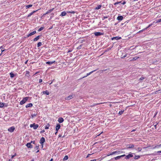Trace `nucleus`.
<instances>
[{
    "label": "nucleus",
    "mask_w": 161,
    "mask_h": 161,
    "mask_svg": "<svg viewBox=\"0 0 161 161\" xmlns=\"http://www.w3.org/2000/svg\"><path fill=\"white\" fill-rule=\"evenodd\" d=\"M29 97H26L23 98V99L20 102V104L23 105L28 100Z\"/></svg>",
    "instance_id": "nucleus-1"
},
{
    "label": "nucleus",
    "mask_w": 161,
    "mask_h": 161,
    "mask_svg": "<svg viewBox=\"0 0 161 161\" xmlns=\"http://www.w3.org/2000/svg\"><path fill=\"white\" fill-rule=\"evenodd\" d=\"M155 23V22H153V23H151V24H149L147 27L146 28L142 29V30L138 32L137 33H141L143 31H144L147 29L148 28L151 26L152 25L154 24V23Z\"/></svg>",
    "instance_id": "nucleus-2"
},
{
    "label": "nucleus",
    "mask_w": 161,
    "mask_h": 161,
    "mask_svg": "<svg viewBox=\"0 0 161 161\" xmlns=\"http://www.w3.org/2000/svg\"><path fill=\"white\" fill-rule=\"evenodd\" d=\"M30 126L31 128L33 127L34 129L36 130L39 127V125L38 124H36L35 123H33L31 124Z\"/></svg>",
    "instance_id": "nucleus-3"
},
{
    "label": "nucleus",
    "mask_w": 161,
    "mask_h": 161,
    "mask_svg": "<svg viewBox=\"0 0 161 161\" xmlns=\"http://www.w3.org/2000/svg\"><path fill=\"white\" fill-rule=\"evenodd\" d=\"M133 154H134L133 153H132L131 152L128 155H126V157H125V159L127 160L130 158L132 157L133 156Z\"/></svg>",
    "instance_id": "nucleus-4"
},
{
    "label": "nucleus",
    "mask_w": 161,
    "mask_h": 161,
    "mask_svg": "<svg viewBox=\"0 0 161 161\" xmlns=\"http://www.w3.org/2000/svg\"><path fill=\"white\" fill-rule=\"evenodd\" d=\"M45 142V138L43 137H42L40 140L39 142L41 144V145L42 146V147H43V143Z\"/></svg>",
    "instance_id": "nucleus-5"
},
{
    "label": "nucleus",
    "mask_w": 161,
    "mask_h": 161,
    "mask_svg": "<svg viewBox=\"0 0 161 161\" xmlns=\"http://www.w3.org/2000/svg\"><path fill=\"white\" fill-rule=\"evenodd\" d=\"M14 130H15L14 127L12 126L11 127L9 128L8 129V130L10 132H12L14 131Z\"/></svg>",
    "instance_id": "nucleus-6"
},
{
    "label": "nucleus",
    "mask_w": 161,
    "mask_h": 161,
    "mask_svg": "<svg viewBox=\"0 0 161 161\" xmlns=\"http://www.w3.org/2000/svg\"><path fill=\"white\" fill-rule=\"evenodd\" d=\"M120 151H117L112 152V153L110 154L109 155H107V156H109L111 155H112L113 154H114L115 153H117L118 154H119L120 153Z\"/></svg>",
    "instance_id": "nucleus-7"
},
{
    "label": "nucleus",
    "mask_w": 161,
    "mask_h": 161,
    "mask_svg": "<svg viewBox=\"0 0 161 161\" xmlns=\"http://www.w3.org/2000/svg\"><path fill=\"white\" fill-rule=\"evenodd\" d=\"M74 96V95H72L70 96H68L67 97H66L65 98L66 100H69L72 98H73Z\"/></svg>",
    "instance_id": "nucleus-8"
},
{
    "label": "nucleus",
    "mask_w": 161,
    "mask_h": 161,
    "mask_svg": "<svg viewBox=\"0 0 161 161\" xmlns=\"http://www.w3.org/2000/svg\"><path fill=\"white\" fill-rule=\"evenodd\" d=\"M123 19V16L121 15L118 16L117 18V19L118 20H119V21H121Z\"/></svg>",
    "instance_id": "nucleus-9"
},
{
    "label": "nucleus",
    "mask_w": 161,
    "mask_h": 161,
    "mask_svg": "<svg viewBox=\"0 0 161 161\" xmlns=\"http://www.w3.org/2000/svg\"><path fill=\"white\" fill-rule=\"evenodd\" d=\"M121 38L120 37L116 36V37H112L111 38V40H120V39H121Z\"/></svg>",
    "instance_id": "nucleus-10"
},
{
    "label": "nucleus",
    "mask_w": 161,
    "mask_h": 161,
    "mask_svg": "<svg viewBox=\"0 0 161 161\" xmlns=\"http://www.w3.org/2000/svg\"><path fill=\"white\" fill-rule=\"evenodd\" d=\"M94 35L96 36H98L103 35V33L100 32H95Z\"/></svg>",
    "instance_id": "nucleus-11"
},
{
    "label": "nucleus",
    "mask_w": 161,
    "mask_h": 161,
    "mask_svg": "<svg viewBox=\"0 0 161 161\" xmlns=\"http://www.w3.org/2000/svg\"><path fill=\"white\" fill-rule=\"evenodd\" d=\"M42 93L43 94H45L47 95H48L49 94V92L47 90L43 91L42 92Z\"/></svg>",
    "instance_id": "nucleus-12"
},
{
    "label": "nucleus",
    "mask_w": 161,
    "mask_h": 161,
    "mask_svg": "<svg viewBox=\"0 0 161 161\" xmlns=\"http://www.w3.org/2000/svg\"><path fill=\"white\" fill-rule=\"evenodd\" d=\"M60 125L59 124H58L56 127V130L57 131L60 129Z\"/></svg>",
    "instance_id": "nucleus-13"
},
{
    "label": "nucleus",
    "mask_w": 161,
    "mask_h": 161,
    "mask_svg": "<svg viewBox=\"0 0 161 161\" xmlns=\"http://www.w3.org/2000/svg\"><path fill=\"white\" fill-rule=\"evenodd\" d=\"M36 31H34L33 32L29 33L28 35L27 36L28 37H29L36 34Z\"/></svg>",
    "instance_id": "nucleus-14"
},
{
    "label": "nucleus",
    "mask_w": 161,
    "mask_h": 161,
    "mask_svg": "<svg viewBox=\"0 0 161 161\" xmlns=\"http://www.w3.org/2000/svg\"><path fill=\"white\" fill-rule=\"evenodd\" d=\"M64 121V119L62 117H60L58 118V121L59 123H62Z\"/></svg>",
    "instance_id": "nucleus-15"
},
{
    "label": "nucleus",
    "mask_w": 161,
    "mask_h": 161,
    "mask_svg": "<svg viewBox=\"0 0 161 161\" xmlns=\"http://www.w3.org/2000/svg\"><path fill=\"white\" fill-rule=\"evenodd\" d=\"M26 146L28 147L31 148L32 147V145L31 144V143L29 142L27 143Z\"/></svg>",
    "instance_id": "nucleus-16"
},
{
    "label": "nucleus",
    "mask_w": 161,
    "mask_h": 161,
    "mask_svg": "<svg viewBox=\"0 0 161 161\" xmlns=\"http://www.w3.org/2000/svg\"><path fill=\"white\" fill-rule=\"evenodd\" d=\"M97 70V69H96V70H94L93 71H92L91 72H90L89 73H88L86 74V76H85L83 77V78L84 77H87V76L89 75H90V74H92V73H93V72H95V71H96V70Z\"/></svg>",
    "instance_id": "nucleus-17"
},
{
    "label": "nucleus",
    "mask_w": 161,
    "mask_h": 161,
    "mask_svg": "<svg viewBox=\"0 0 161 161\" xmlns=\"http://www.w3.org/2000/svg\"><path fill=\"white\" fill-rule=\"evenodd\" d=\"M55 62V61H54L52 62L50 61H48L46 62V63L47 64H49V65H51L53 64V63H54Z\"/></svg>",
    "instance_id": "nucleus-18"
},
{
    "label": "nucleus",
    "mask_w": 161,
    "mask_h": 161,
    "mask_svg": "<svg viewBox=\"0 0 161 161\" xmlns=\"http://www.w3.org/2000/svg\"><path fill=\"white\" fill-rule=\"evenodd\" d=\"M33 106V104L32 103H29L27 104L26 106L25 107L28 108L29 107H31Z\"/></svg>",
    "instance_id": "nucleus-19"
},
{
    "label": "nucleus",
    "mask_w": 161,
    "mask_h": 161,
    "mask_svg": "<svg viewBox=\"0 0 161 161\" xmlns=\"http://www.w3.org/2000/svg\"><path fill=\"white\" fill-rule=\"evenodd\" d=\"M66 14H67L65 11L62 12L61 13V14L60 15V16H64L66 15Z\"/></svg>",
    "instance_id": "nucleus-20"
},
{
    "label": "nucleus",
    "mask_w": 161,
    "mask_h": 161,
    "mask_svg": "<svg viewBox=\"0 0 161 161\" xmlns=\"http://www.w3.org/2000/svg\"><path fill=\"white\" fill-rule=\"evenodd\" d=\"M40 36H37L33 39V41L35 42L37 41L39 39Z\"/></svg>",
    "instance_id": "nucleus-21"
},
{
    "label": "nucleus",
    "mask_w": 161,
    "mask_h": 161,
    "mask_svg": "<svg viewBox=\"0 0 161 161\" xmlns=\"http://www.w3.org/2000/svg\"><path fill=\"white\" fill-rule=\"evenodd\" d=\"M101 7H102V5H97V6L95 8V10H96L99 9H100L101 8Z\"/></svg>",
    "instance_id": "nucleus-22"
},
{
    "label": "nucleus",
    "mask_w": 161,
    "mask_h": 161,
    "mask_svg": "<svg viewBox=\"0 0 161 161\" xmlns=\"http://www.w3.org/2000/svg\"><path fill=\"white\" fill-rule=\"evenodd\" d=\"M54 8H52V9H51L48 10L47 12L44 14V15H46L47 14H48L49 13L51 12L52 11H53V10Z\"/></svg>",
    "instance_id": "nucleus-23"
},
{
    "label": "nucleus",
    "mask_w": 161,
    "mask_h": 161,
    "mask_svg": "<svg viewBox=\"0 0 161 161\" xmlns=\"http://www.w3.org/2000/svg\"><path fill=\"white\" fill-rule=\"evenodd\" d=\"M134 147V145L133 144H130L129 145V148L133 147Z\"/></svg>",
    "instance_id": "nucleus-24"
},
{
    "label": "nucleus",
    "mask_w": 161,
    "mask_h": 161,
    "mask_svg": "<svg viewBox=\"0 0 161 161\" xmlns=\"http://www.w3.org/2000/svg\"><path fill=\"white\" fill-rule=\"evenodd\" d=\"M37 115V114L35 113L34 114H32L31 115V118L33 119L34 117H36Z\"/></svg>",
    "instance_id": "nucleus-25"
},
{
    "label": "nucleus",
    "mask_w": 161,
    "mask_h": 161,
    "mask_svg": "<svg viewBox=\"0 0 161 161\" xmlns=\"http://www.w3.org/2000/svg\"><path fill=\"white\" fill-rule=\"evenodd\" d=\"M4 103H2L0 102V108H2L4 106Z\"/></svg>",
    "instance_id": "nucleus-26"
},
{
    "label": "nucleus",
    "mask_w": 161,
    "mask_h": 161,
    "mask_svg": "<svg viewBox=\"0 0 161 161\" xmlns=\"http://www.w3.org/2000/svg\"><path fill=\"white\" fill-rule=\"evenodd\" d=\"M32 6V4H30L29 5H26L25 6L26 8L27 9L31 7Z\"/></svg>",
    "instance_id": "nucleus-27"
},
{
    "label": "nucleus",
    "mask_w": 161,
    "mask_h": 161,
    "mask_svg": "<svg viewBox=\"0 0 161 161\" xmlns=\"http://www.w3.org/2000/svg\"><path fill=\"white\" fill-rule=\"evenodd\" d=\"M10 77L12 78H13L14 76V74L12 72L10 73Z\"/></svg>",
    "instance_id": "nucleus-28"
},
{
    "label": "nucleus",
    "mask_w": 161,
    "mask_h": 161,
    "mask_svg": "<svg viewBox=\"0 0 161 161\" xmlns=\"http://www.w3.org/2000/svg\"><path fill=\"white\" fill-rule=\"evenodd\" d=\"M68 159V157L67 155H66L64 156V158H63L64 160H67Z\"/></svg>",
    "instance_id": "nucleus-29"
},
{
    "label": "nucleus",
    "mask_w": 161,
    "mask_h": 161,
    "mask_svg": "<svg viewBox=\"0 0 161 161\" xmlns=\"http://www.w3.org/2000/svg\"><path fill=\"white\" fill-rule=\"evenodd\" d=\"M160 147H161V144L160 145H157L154 148H159Z\"/></svg>",
    "instance_id": "nucleus-30"
},
{
    "label": "nucleus",
    "mask_w": 161,
    "mask_h": 161,
    "mask_svg": "<svg viewBox=\"0 0 161 161\" xmlns=\"http://www.w3.org/2000/svg\"><path fill=\"white\" fill-rule=\"evenodd\" d=\"M140 157V156H139V155L135 156L134 157V159H137L138 158H139Z\"/></svg>",
    "instance_id": "nucleus-31"
},
{
    "label": "nucleus",
    "mask_w": 161,
    "mask_h": 161,
    "mask_svg": "<svg viewBox=\"0 0 161 161\" xmlns=\"http://www.w3.org/2000/svg\"><path fill=\"white\" fill-rule=\"evenodd\" d=\"M124 112V110H121V111H119L118 113V114L119 115H121L123 114V113Z\"/></svg>",
    "instance_id": "nucleus-32"
},
{
    "label": "nucleus",
    "mask_w": 161,
    "mask_h": 161,
    "mask_svg": "<svg viewBox=\"0 0 161 161\" xmlns=\"http://www.w3.org/2000/svg\"><path fill=\"white\" fill-rule=\"evenodd\" d=\"M44 28V27H42L41 28H40L38 30V31L40 32Z\"/></svg>",
    "instance_id": "nucleus-33"
},
{
    "label": "nucleus",
    "mask_w": 161,
    "mask_h": 161,
    "mask_svg": "<svg viewBox=\"0 0 161 161\" xmlns=\"http://www.w3.org/2000/svg\"><path fill=\"white\" fill-rule=\"evenodd\" d=\"M42 45V43L41 42H39L37 44V46L38 47H39L41 46Z\"/></svg>",
    "instance_id": "nucleus-34"
},
{
    "label": "nucleus",
    "mask_w": 161,
    "mask_h": 161,
    "mask_svg": "<svg viewBox=\"0 0 161 161\" xmlns=\"http://www.w3.org/2000/svg\"><path fill=\"white\" fill-rule=\"evenodd\" d=\"M139 58V57H135L133 58H132V60H136V59H138Z\"/></svg>",
    "instance_id": "nucleus-35"
},
{
    "label": "nucleus",
    "mask_w": 161,
    "mask_h": 161,
    "mask_svg": "<svg viewBox=\"0 0 161 161\" xmlns=\"http://www.w3.org/2000/svg\"><path fill=\"white\" fill-rule=\"evenodd\" d=\"M109 16H104L102 18V20H104L105 19L108 18Z\"/></svg>",
    "instance_id": "nucleus-36"
},
{
    "label": "nucleus",
    "mask_w": 161,
    "mask_h": 161,
    "mask_svg": "<svg viewBox=\"0 0 161 161\" xmlns=\"http://www.w3.org/2000/svg\"><path fill=\"white\" fill-rule=\"evenodd\" d=\"M114 159H115V160H118V159H119V158H120V157H119V156H117V157H114Z\"/></svg>",
    "instance_id": "nucleus-37"
},
{
    "label": "nucleus",
    "mask_w": 161,
    "mask_h": 161,
    "mask_svg": "<svg viewBox=\"0 0 161 161\" xmlns=\"http://www.w3.org/2000/svg\"><path fill=\"white\" fill-rule=\"evenodd\" d=\"M50 126V125L49 124H48L47 125H46L45 126V129H48L49 128V126Z\"/></svg>",
    "instance_id": "nucleus-38"
},
{
    "label": "nucleus",
    "mask_w": 161,
    "mask_h": 161,
    "mask_svg": "<svg viewBox=\"0 0 161 161\" xmlns=\"http://www.w3.org/2000/svg\"><path fill=\"white\" fill-rule=\"evenodd\" d=\"M145 79V77H141L139 79V80H142Z\"/></svg>",
    "instance_id": "nucleus-39"
},
{
    "label": "nucleus",
    "mask_w": 161,
    "mask_h": 161,
    "mask_svg": "<svg viewBox=\"0 0 161 161\" xmlns=\"http://www.w3.org/2000/svg\"><path fill=\"white\" fill-rule=\"evenodd\" d=\"M161 22V19L157 20L156 22H155V23H158L160 22Z\"/></svg>",
    "instance_id": "nucleus-40"
},
{
    "label": "nucleus",
    "mask_w": 161,
    "mask_h": 161,
    "mask_svg": "<svg viewBox=\"0 0 161 161\" xmlns=\"http://www.w3.org/2000/svg\"><path fill=\"white\" fill-rule=\"evenodd\" d=\"M142 149L140 147H138L137 149L136 150H137L138 152H140L142 150Z\"/></svg>",
    "instance_id": "nucleus-41"
},
{
    "label": "nucleus",
    "mask_w": 161,
    "mask_h": 161,
    "mask_svg": "<svg viewBox=\"0 0 161 161\" xmlns=\"http://www.w3.org/2000/svg\"><path fill=\"white\" fill-rule=\"evenodd\" d=\"M126 155H125V154H123V155H121L120 156H119L120 157V158H122V157H126Z\"/></svg>",
    "instance_id": "nucleus-42"
},
{
    "label": "nucleus",
    "mask_w": 161,
    "mask_h": 161,
    "mask_svg": "<svg viewBox=\"0 0 161 161\" xmlns=\"http://www.w3.org/2000/svg\"><path fill=\"white\" fill-rule=\"evenodd\" d=\"M126 155H125V154H123V155H121L120 156H119L120 157V158H122V157H126Z\"/></svg>",
    "instance_id": "nucleus-43"
},
{
    "label": "nucleus",
    "mask_w": 161,
    "mask_h": 161,
    "mask_svg": "<svg viewBox=\"0 0 161 161\" xmlns=\"http://www.w3.org/2000/svg\"><path fill=\"white\" fill-rule=\"evenodd\" d=\"M29 73H30V72L29 71H26V75H25L26 76H28V75H29Z\"/></svg>",
    "instance_id": "nucleus-44"
},
{
    "label": "nucleus",
    "mask_w": 161,
    "mask_h": 161,
    "mask_svg": "<svg viewBox=\"0 0 161 161\" xmlns=\"http://www.w3.org/2000/svg\"><path fill=\"white\" fill-rule=\"evenodd\" d=\"M121 3V1H120V2H115V3H114V4L115 5H117V4H119V3Z\"/></svg>",
    "instance_id": "nucleus-45"
},
{
    "label": "nucleus",
    "mask_w": 161,
    "mask_h": 161,
    "mask_svg": "<svg viewBox=\"0 0 161 161\" xmlns=\"http://www.w3.org/2000/svg\"><path fill=\"white\" fill-rule=\"evenodd\" d=\"M33 14H32V12L31 13H30L27 16V17H29L31 15H32Z\"/></svg>",
    "instance_id": "nucleus-46"
},
{
    "label": "nucleus",
    "mask_w": 161,
    "mask_h": 161,
    "mask_svg": "<svg viewBox=\"0 0 161 161\" xmlns=\"http://www.w3.org/2000/svg\"><path fill=\"white\" fill-rule=\"evenodd\" d=\"M68 13L74 14L75 13V12L74 11H71L69 12Z\"/></svg>",
    "instance_id": "nucleus-47"
},
{
    "label": "nucleus",
    "mask_w": 161,
    "mask_h": 161,
    "mask_svg": "<svg viewBox=\"0 0 161 161\" xmlns=\"http://www.w3.org/2000/svg\"><path fill=\"white\" fill-rule=\"evenodd\" d=\"M102 103H97V104H94L93 106H96L97 105H99V104H102Z\"/></svg>",
    "instance_id": "nucleus-48"
},
{
    "label": "nucleus",
    "mask_w": 161,
    "mask_h": 161,
    "mask_svg": "<svg viewBox=\"0 0 161 161\" xmlns=\"http://www.w3.org/2000/svg\"><path fill=\"white\" fill-rule=\"evenodd\" d=\"M42 79H39V83H41L42 82Z\"/></svg>",
    "instance_id": "nucleus-49"
},
{
    "label": "nucleus",
    "mask_w": 161,
    "mask_h": 161,
    "mask_svg": "<svg viewBox=\"0 0 161 161\" xmlns=\"http://www.w3.org/2000/svg\"><path fill=\"white\" fill-rule=\"evenodd\" d=\"M5 50V49H4V48H3L1 49L2 52H4Z\"/></svg>",
    "instance_id": "nucleus-50"
},
{
    "label": "nucleus",
    "mask_w": 161,
    "mask_h": 161,
    "mask_svg": "<svg viewBox=\"0 0 161 161\" xmlns=\"http://www.w3.org/2000/svg\"><path fill=\"white\" fill-rule=\"evenodd\" d=\"M38 10H35V11H33V12H31L32 13V14H33L34 13H35V12H36Z\"/></svg>",
    "instance_id": "nucleus-51"
},
{
    "label": "nucleus",
    "mask_w": 161,
    "mask_h": 161,
    "mask_svg": "<svg viewBox=\"0 0 161 161\" xmlns=\"http://www.w3.org/2000/svg\"><path fill=\"white\" fill-rule=\"evenodd\" d=\"M38 10H35V11H33V12H31L32 13V14H33L34 13H35V12H36Z\"/></svg>",
    "instance_id": "nucleus-52"
},
{
    "label": "nucleus",
    "mask_w": 161,
    "mask_h": 161,
    "mask_svg": "<svg viewBox=\"0 0 161 161\" xmlns=\"http://www.w3.org/2000/svg\"><path fill=\"white\" fill-rule=\"evenodd\" d=\"M126 3V2L125 1H124L122 3V4H123V5H124Z\"/></svg>",
    "instance_id": "nucleus-53"
},
{
    "label": "nucleus",
    "mask_w": 161,
    "mask_h": 161,
    "mask_svg": "<svg viewBox=\"0 0 161 161\" xmlns=\"http://www.w3.org/2000/svg\"><path fill=\"white\" fill-rule=\"evenodd\" d=\"M109 69H104V70H103V71H107V70H108Z\"/></svg>",
    "instance_id": "nucleus-54"
},
{
    "label": "nucleus",
    "mask_w": 161,
    "mask_h": 161,
    "mask_svg": "<svg viewBox=\"0 0 161 161\" xmlns=\"http://www.w3.org/2000/svg\"><path fill=\"white\" fill-rule=\"evenodd\" d=\"M45 132L44 130H42V131H41V133H43Z\"/></svg>",
    "instance_id": "nucleus-55"
},
{
    "label": "nucleus",
    "mask_w": 161,
    "mask_h": 161,
    "mask_svg": "<svg viewBox=\"0 0 161 161\" xmlns=\"http://www.w3.org/2000/svg\"><path fill=\"white\" fill-rule=\"evenodd\" d=\"M15 156V154L12 155L11 158H13Z\"/></svg>",
    "instance_id": "nucleus-56"
},
{
    "label": "nucleus",
    "mask_w": 161,
    "mask_h": 161,
    "mask_svg": "<svg viewBox=\"0 0 161 161\" xmlns=\"http://www.w3.org/2000/svg\"><path fill=\"white\" fill-rule=\"evenodd\" d=\"M114 158H112L111 159L108 160V161H111L112 160H113Z\"/></svg>",
    "instance_id": "nucleus-57"
},
{
    "label": "nucleus",
    "mask_w": 161,
    "mask_h": 161,
    "mask_svg": "<svg viewBox=\"0 0 161 161\" xmlns=\"http://www.w3.org/2000/svg\"><path fill=\"white\" fill-rule=\"evenodd\" d=\"M90 161H96V159H94L93 160H91Z\"/></svg>",
    "instance_id": "nucleus-58"
},
{
    "label": "nucleus",
    "mask_w": 161,
    "mask_h": 161,
    "mask_svg": "<svg viewBox=\"0 0 161 161\" xmlns=\"http://www.w3.org/2000/svg\"><path fill=\"white\" fill-rule=\"evenodd\" d=\"M35 142L34 141H31V143H33V144H34V143H35Z\"/></svg>",
    "instance_id": "nucleus-59"
},
{
    "label": "nucleus",
    "mask_w": 161,
    "mask_h": 161,
    "mask_svg": "<svg viewBox=\"0 0 161 161\" xmlns=\"http://www.w3.org/2000/svg\"><path fill=\"white\" fill-rule=\"evenodd\" d=\"M157 153H161V151H158L157 152Z\"/></svg>",
    "instance_id": "nucleus-60"
},
{
    "label": "nucleus",
    "mask_w": 161,
    "mask_h": 161,
    "mask_svg": "<svg viewBox=\"0 0 161 161\" xmlns=\"http://www.w3.org/2000/svg\"><path fill=\"white\" fill-rule=\"evenodd\" d=\"M28 60H27L25 62V64H27V62H28Z\"/></svg>",
    "instance_id": "nucleus-61"
},
{
    "label": "nucleus",
    "mask_w": 161,
    "mask_h": 161,
    "mask_svg": "<svg viewBox=\"0 0 161 161\" xmlns=\"http://www.w3.org/2000/svg\"><path fill=\"white\" fill-rule=\"evenodd\" d=\"M72 50H69L68 51V53H69V52H72Z\"/></svg>",
    "instance_id": "nucleus-62"
},
{
    "label": "nucleus",
    "mask_w": 161,
    "mask_h": 161,
    "mask_svg": "<svg viewBox=\"0 0 161 161\" xmlns=\"http://www.w3.org/2000/svg\"><path fill=\"white\" fill-rule=\"evenodd\" d=\"M159 91H160V92H161V90H158V91H157L156 92H158Z\"/></svg>",
    "instance_id": "nucleus-63"
},
{
    "label": "nucleus",
    "mask_w": 161,
    "mask_h": 161,
    "mask_svg": "<svg viewBox=\"0 0 161 161\" xmlns=\"http://www.w3.org/2000/svg\"><path fill=\"white\" fill-rule=\"evenodd\" d=\"M136 130H135V129H134V130H131V132L134 131H135Z\"/></svg>",
    "instance_id": "nucleus-64"
}]
</instances>
